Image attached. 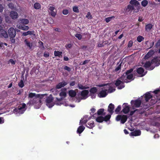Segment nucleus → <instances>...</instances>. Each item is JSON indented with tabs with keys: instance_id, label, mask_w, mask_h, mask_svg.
I'll use <instances>...</instances> for the list:
<instances>
[{
	"instance_id": "423d86ee",
	"label": "nucleus",
	"mask_w": 160,
	"mask_h": 160,
	"mask_svg": "<svg viewBox=\"0 0 160 160\" xmlns=\"http://www.w3.org/2000/svg\"><path fill=\"white\" fill-rule=\"evenodd\" d=\"M59 95L61 97V98L58 99L56 98L57 101H56V104L58 105H60L61 104H64L62 102V100L66 96V89H65L62 90L61 92L60 93Z\"/></svg>"
},
{
	"instance_id": "a878e982",
	"label": "nucleus",
	"mask_w": 160,
	"mask_h": 160,
	"mask_svg": "<svg viewBox=\"0 0 160 160\" xmlns=\"http://www.w3.org/2000/svg\"><path fill=\"white\" fill-rule=\"evenodd\" d=\"M85 127L82 125H81L78 128L77 132L79 134L81 133L84 130Z\"/></svg>"
},
{
	"instance_id": "bf43d9fd",
	"label": "nucleus",
	"mask_w": 160,
	"mask_h": 160,
	"mask_svg": "<svg viewBox=\"0 0 160 160\" xmlns=\"http://www.w3.org/2000/svg\"><path fill=\"white\" fill-rule=\"evenodd\" d=\"M4 8V7L2 4H0V12H2Z\"/></svg>"
},
{
	"instance_id": "3c124183",
	"label": "nucleus",
	"mask_w": 160,
	"mask_h": 160,
	"mask_svg": "<svg viewBox=\"0 0 160 160\" xmlns=\"http://www.w3.org/2000/svg\"><path fill=\"white\" fill-rule=\"evenodd\" d=\"M62 13L64 15H67L68 13V11L67 9L63 10L62 11Z\"/></svg>"
},
{
	"instance_id": "6e6d98bb",
	"label": "nucleus",
	"mask_w": 160,
	"mask_h": 160,
	"mask_svg": "<svg viewBox=\"0 0 160 160\" xmlns=\"http://www.w3.org/2000/svg\"><path fill=\"white\" fill-rule=\"evenodd\" d=\"M64 69L69 72H70L71 70V68L67 66H65L64 67Z\"/></svg>"
},
{
	"instance_id": "6ab92c4d",
	"label": "nucleus",
	"mask_w": 160,
	"mask_h": 160,
	"mask_svg": "<svg viewBox=\"0 0 160 160\" xmlns=\"http://www.w3.org/2000/svg\"><path fill=\"white\" fill-rule=\"evenodd\" d=\"M17 27L19 29L24 31L27 30L29 29V27L28 26L22 25L21 24L17 25Z\"/></svg>"
},
{
	"instance_id": "b1692460",
	"label": "nucleus",
	"mask_w": 160,
	"mask_h": 160,
	"mask_svg": "<svg viewBox=\"0 0 160 160\" xmlns=\"http://www.w3.org/2000/svg\"><path fill=\"white\" fill-rule=\"evenodd\" d=\"M67 84V83L63 81L58 83L56 86L57 89H60L62 87H64Z\"/></svg>"
},
{
	"instance_id": "5fc2aeb1",
	"label": "nucleus",
	"mask_w": 160,
	"mask_h": 160,
	"mask_svg": "<svg viewBox=\"0 0 160 160\" xmlns=\"http://www.w3.org/2000/svg\"><path fill=\"white\" fill-rule=\"evenodd\" d=\"M5 20L7 22H10V18L8 16H6Z\"/></svg>"
},
{
	"instance_id": "a211bd4d",
	"label": "nucleus",
	"mask_w": 160,
	"mask_h": 160,
	"mask_svg": "<svg viewBox=\"0 0 160 160\" xmlns=\"http://www.w3.org/2000/svg\"><path fill=\"white\" fill-rule=\"evenodd\" d=\"M88 93L89 92L88 90H84L82 91L81 92L82 99H84L87 98Z\"/></svg>"
},
{
	"instance_id": "603ef678",
	"label": "nucleus",
	"mask_w": 160,
	"mask_h": 160,
	"mask_svg": "<svg viewBox=\"0 0 160 160\" xmlns=\"http://www.w3.org/2000/svg\"><path fill=\"white\" fill-rule=\"evenodd\" d=\"M49 56V53L47 52H45L44 54V56L46 58L48 57Z\"/></svg>"
},
{
	"instance_id": "864d4df0",
	"label": "nucleus",
	"mask_w": 160,
	"mask_h": 160,
	"mask_svg": "<svg viewBox=\"0 0 160 160\" xmlns=\"http://www.w3.org/2000/svg\"><path fill=\"white\" fill-rule=\"evenodd\" d=\"M133 42L132 41H130L128 44V47L129 48L131 47L132 45Z\"/></svg>"
},
{
	"instance_id": "338daca9",
	"label": "nucleus",
	"mask_w": 160,
	"mask_h": 160,
	"mask_svg": "<svg viewBox=\"0 0 160 160\" xmlns=\"http://www.w3.org/2000/svg\"><path fill=\"white\" fill-rule=\"evenodd\" d=\"M64 60L65 61H67L68 60V57L65 56L64 57Z\"/></svg>"
},
{
	"instance_id": "9d476101",
	"label": "nucleus",
	"mask_w": 160,
	"mask_h": 160,
	"mask_svg": "<svg viewBox=\"0 0 160 160\" xmlns=\"http://www.w3.org/2000/svg\"><path fill=\"white\" fill-rule=\"evenodd\" d=\"M52 100L53 98L51 95H50L46 99V105L49 108H52L54 105V103L53 102Z\"/></svg>"
},
{
	"instance_id": "72a5a7b5",
	"label": "nucleus",
	"mask_w": 160,
	"mask_h": 160,
	"mask_svg": "<svg viewBox=\"0 0 160 160\" xmlns=\"http://www.w3.org/2000/svg\"><path fill=\"white\" fill-rule=\"evenodd\" d=\"M62 52L59 51H55L54 52V55L55 56H58L60 57L61 55Z\"/></svg>"
},
{
	"instance_id": "ea45409f",
	"label": "nucleus",
	"mask_w": 160,
	"mask_h": 160,
	"mask_svg": "<svg viewBox=\"0 0 160 160\" xmlns=\"http://www.w3.org/2000/svg\"><path fill=\"white\" fill-rule=\"evenodd\" d=\"M144 38L141 36H139L137 38V40L139 42H141L143 40Z\"/></svg>"
},
{
	"instance_id": "4468645a",
	"label": "nucleus",
	"mask_w": 160,
	"mask_h": 160,
	"mask_svg": "<svg viewBox=\"0 0 160 160\" xmlns=\"http://www.w3.org/2000/svg\"><path fill=\"white\" fill-rule=\"evenodd\" d=\"M122 106L123 109L122 111L123 113L125 114L128 113L130 110V107L128 104L124 103Z\"/></svg>"
},
{
	"instance_id": "c9c22d12",
	"label": "nucleus",
	"mask_w": 160,
	"mask_h": 160,
	"mask_svg": "<svg viewBox=\"0 0 160 160\" xmlns=\"http://www.w3.org/2000/svg\"><path fill=\"white\" fill-rule=\"evenodd\" d=\"M148 2L147 0H143L141 2V4L142 6L145 7L148 4Z\"/></svg>"
},
{
	"instance_id": "c756f323",
	"label": "nucleus",
	"mask_w": 160,
	"mask_h": 160,
	"mask_svg": "<svg viewBox=\"0 0 160 160\" xmlns=\"http://www.w3.org/2000/svg\"><path fill=\"white\" fill-rule=\"evenodd\" d=\"M145 100L147 102L152 97V96L151 94L150 93L148 92L146 93L145 95Z\"/></svg>"
},
{
	"instance_id": "052dcab7",
	"label": "nucleus",
	"mask_w": 160,
	"mask_h": 160,
	"mask_svg": "<svg viewBox=\"0 0 160 160\" xmlns=\"http://www.w3.org/2000/svg\"><path fill=\"white\" fill-rule=\"evenodd\" d=\"M156 45L157 47H158L160 46V39L157 42Z\"/></svg>"
},
{
	"instance_id": "9b49d317",
	"label": "nucleus",
	"mask_w": 160,
	"mask_h": 160,
	"mask_svg": "<svg viewBox=\"0 0 160 160\" xmlns=\"http://www.w3.org/2000/svg\"><path fill=\"white\" fill-rule=\"evenodd\" d=\"M111 118V115H108L105 117L104 118L101 117L100 116L98 117L96 119V121L97 122H102L103 121H107L110 118Z\"/></svg>"
},
{
	"instance_id": "5701e85b",
	"label": "nucleus",
	"mask_w": 160,
	"mask_h": 160,
	"mask_svg": "<svg viewBox=\"0 0 160 160\" xmlns=\"http://www.w3.org/2000/svg\"><path fill=\"white\" fill-rule=\"evenodd\" d=\"M154 52L153 50H150L148 53L145 56L144 58L145 59H148L151 57L154 53Z\"/></svg>"
},
{
	"instance_id": "ddd939ff",
	"label": "nucleus",
	"mask_w": 160,
	"mask_h": 160,
	"mask_svg": "<svg viewBox=\"0 0 160 160\" xmlns=\"http://www.w3.org/2000/svg\"><path fill=\"white\" fill-rule=\"evenodd\" d=\"M9 36L11 38H14L16 35V30L13 28H10L8 31Z\"/></svg>"
},
{
	"instance_id": "4d7b16f0",
	"label": "nucleus",
	"mask_w": 160,
	"mask_h": 160,
	"mask_svg": "<svg viewBox=\"0 0 160 160\" xmlns=\"http://www.w3.org/2000/svg\"><path fill=\"white\" fill-rule=\"evenodd\" d=\"M121 68V64L119 65L115 68V71H118Z\"/></svg>"
},
{
	"instance_id": "c85d7f7f",
	"label": "nucleus",
	"mask_w": 160,
	"mask_h": 160,
	"mask_svg": "<svg viewBox=\"0 0 160 160\" xmlns=\"http://www.w3.org/2000/svg\"><path fill=\"white\" fill-rule=\"evenodd\" d=\"M34 33V31H28L27 32H23L22 34L23 36H26L28 35H33Z\"/></svg>"
},
{
	"instance_id": "7ed1b4c3",
	"label": "nucleus",
	"mask_w": 160,
	"mask_h": 160,
	"mask_svg": "<svg viewBox=\"0 0 160 160\" xmlns=\"http://www.w3.org/2000/svg\"><path fill=\"white\" fill-rule=\"evenodd\" d=\"M158 58H153L151 62H147L144 64L145 68L149 70H152L155 66H158L160 64L158 63Z\"/></svg>"
},
{
	"instance_id": "cd10ccee",
	"label": "nucleus",
	"mask_w": 160,
	"mask_h": 160,
	"mask_svg": "<svg viewBox=\"0 0 160 160\" xmlns=\"http://www.w3.org/2000/svg\"><path fill=\"white\" fill-rule=\"evenodd\" d=\"M24 43L25 45L28 47L30 49L31 48L32 46V44L31 42L28 41L27 39H26L24 40Z\"/></svg>"
},
{
	"instance_id": "7c9ffc66",
	"label": "nucleus",
	"mask_w": 160,
	"mask_h": 160,
	"mask_svg": "<svg viewBox=\"0 0 160 160\" xmlns=\"http://www.w3.org/2000/svg\"><path fill=\"white\" fill-rule=\"evenodd\" d=\"M21 23L24 24H27L28 23L29 20L27 19H22L20 20Z\"/></svg>"
},
{
	"instance_id": "2eb2a0df",
	"label": "nucleus",
	"mask_w": 160,
	"mask_h": 160,
	"mask_svg": "<svg viewBox=\"0 0 160 160\" xmlns=\"http://www.w3.org/2000/svg\"><path fill=\"white\" fill-rule=\"evenodd\" d=\"M48 8L49 10V12L50 13L51 15L53 16L54 17L56 15V12L54 11L55 10L54 7L52 5H50L48 6Z\"/></svg>"
},
{
	"instance_id": "4be33fe9",
	"label": "nucleus",
	"mask_w": 160,
	"mask_h": 160,
	"mask_svg": "<svg viewBox=\"0 0 160 160\" xmlns=\"http://www.w3.org/2000/svg\"><path fill=\"white\" fill-rule=\"evenodd\" d=\"M87 117L86 116H84L83 118L80 120L79 125H82L84 124H85L87 122L88 120L87 119Z\"/></svg>"
},
{
	"instance_id": "774afa93",
	"label": "nucleus",
	"mask_w": 160,
	"mask_h": 160,
	"mask_svg": "<svg viewBox=\"0 0 160 160\" xmlns=\"http://www.w3.org/2000/svg\"><path fill=\"white\" fill-rule=\"evenodd\" d=\"M75 84V82H72L70 83V85L71 86H73Z\"/></svg>"
},
{
	"instance_id": "680f3d73",
	"label": "nucleus",
	"mask_w": 160,
	"mask_h": 160,
	"mask_svg": "<svg viewBox=\"0 0 160 160\" xmlns=\"http://www.w3.org/2000/svg\"><path fill=\"white\" fill-rule=\"evenodd\" d=\"M89 62V61L88 60H85L83 62V63L82 64H81V65H84V64H86V63H88V62Z\"/></svg>"
},
{
	"instance_id": "0eeeda50",
	"label": "nucleus",
	"mask_w": 160,
	"mask_h": 160,
	"mask_svg": "<svg viewBox=\"0 0 160 160\" xmlns=\"http://www.w3.org/2000/svg\"><path fill=\"white\" fill-rule=\"evenodd\" d=\"M130 3L133 5L134 8V12H138L140 8V4L138 1L136 0H131Z\"/></svg>"
},
{
	"instance_id": "79ce46f5",
	"label": "nucleus",
	"mask_w": 160,
	"mask_h": 160,
	"mask_svg": "<svg viewBox=\"0 0 160 160\" xmlns=\"http://www.w3.org/2000/svg\"><path fill=\"white\" fill-rule=\"evenodd\" d=\"M129 10H133L134 11V6L133 5H129L128 6V7L127 8Z\"/></svg>"
},
{
	"instance_id": "a18cd8bd",
	"label": "nucleus",
	"mask_w": 160,
	"mask_h": 160,
	"mask_svg": "<svg viewBox=\"0 0 160 160\" xmlns=\"http://www.w3.org/2000/svg\"><path fill=\"white\" fill-rule=\"evenodd\" d=\"M8 6L9 8H10L12 9H14V5L12 3H9Z\"/></svg>"
},
{
	"instance_id": "6e6552de",
	"label": "nucleus",
	"mask_w": 160,
	"mask_h": 160,
	"mask_svg": "<svg viewBox=\"0 0 160 160\" xmlns=\"http://www.w3.org/2000/svg\"><path fill=\"white\" fill-rule=\"evenodd\" d=\"M127 117L126 115H118L116 118V120L118 121L121 120V123L123 124L127 120Z\"/></svg>"
},
{
	"instance_id": "de8ad7c7",
	"label": "nucleus",
	"mask_w": 160,
	"mask_h": 160,
	"mask_svg": "<svg viewBox=\"0 0 160 160\" xmlns=\"http://www.w3.org/2000/svg\"><path fill=\"white\" fill-rule=\"evenodd\" d=\"M75 36L79 40H80L82 38V35L80 34L77 33L75 35Z\"/></svg>"
},
{
	"instance_id": "dca6fc26",
	"label": "nucleus",
	"mask_w": 160,
	"mask_h": 160,
	"mask_svg": "<svg viewBox=\"0 0 160 160\" xmlns=\"http://www.w3.org/2000/svg\"><path fill=\"white\" fill-rule=\"evenodd\" d=\"M10 15L12 19H15L18 17V13L14 11H12L10 12Z\"/></svg>"
},
{
	"instance_id": "69168bd1",
	"label": "nucleus",
	"mask_w": 160,
	"mask_h": 160,
	"mask_svg": "<svg viewBox=\"0 0 160 160\" xmlns=\"http://www.w3.org/2000/svg\"><path fill=\"white\" fill-rule=\"evenodd\" d=\"M72 46V45L71 44H68V45H66V48H71Z\"/></svg>"
},
{
	"instance_id": "e433bc0d",
	"label": "nucleus",
	"mask_w": 160,
	"mask_h": 160,
	"mask_svg": "<svg viewBox=\"0 0 160 160\" xmlns=\"http://www.w3.org/2000/svg\"><path fill=\"white\" fill-rule=\"evenodd\" d=\"M34 7L36 9H39L41 8V5L38 3H36L34 5Z\"/></svg>"
},
{
	"instance_id": "39448f33",
	"label": "nucleus",
	"mask_w": 160,
	"mask_h": 160,
	"mask_svg": "<svg viewBox=\"0 0 160 160\" xmlns=\"http://www.w3.org/2000/svg\"><path fill=\"white\" fill-rule=\"evenodd\" d=\"M26 105L24 103L20 104L18 108L13 110V112L17 116L23 114L26 109Z\"/></svg>"
},
{
	"instance_id": "20e7f679",
	"label": "nucleus",
	"mask_w": 160,
	"mask_h": 160,
	"mask_svg": "<svg viewBox=\"0 0 160 160\" xmlns=\"http://www.w3.org/2000/svg\"><path fill=\"white\" fill-rule=\"evenodd\" d=\"M132 71V69L128 70L125 73L123 74V75L120 78V79L124 82L128 83L130 82L131 80L133 79V75L131 73Z\"/></svg>"
},
{
	"instance_id": "f8f14e48",
	"label": "nucleus",
	"mask_w": 160,
	"mask_h": 160,
	"mask_svg": "<svg viewBox=\"0 0 160 160\" xmlns=\"http://www.w3.org/2000/svg\"><path fill=\"white\" fill-rule=\"evenodd\" d=\"M131 105L133 109L135 108L139 107L141 103V101L139 99L132 100L131 101Z\"/></svg>"
},
{
	"instance_id": "f3484780",
	"label": "nucleus",
	"mask_w": 160,
	"mask_h": 160,
	"mask_svg": "<svg viewBox=\"0 0 160 160\" xmlns=\"http://www.w3.org/2000/svg\"><path fill=\"white\" fill-rule=\"evenodd\" d=\"M137 72L139 75L140 77H142L146 74V72H144L143 68L142 67L138 68L137 69Z\"/></svg>"
},
{
	"instance_id": "e2e57ef3",
	"label": "nucleus",
	"mask_w": 160,
	"mask_h": 160,
	"mask_svg": "<svg viewBox=\"0 0 160 160\" xmlns=\"http://www.w3.org/2000/svg\"><path fill=\"white\" fill-rule=\"evenodd\" d=\"M160 91V90L159 89H158V90H156L153 91V92L155 94H157L159 91Z\"/></svg>"
},
{
	"instance_id": "bb28decb",
	"label": "nucleus",
	"mask_w": 160,
	"mask_h": 160,
	"mask_svg": "<svg viewBox=\"0 0 160 160\" xmlns=\"http://www.w3.org/2000/svg\"><path fill=\"white\" fill-rule=\"evenodd\" d=\"M1 27L2 28V29L0 30V31L1 32H2L1 33V35L3 37L5 38H7L8 37V35L7 33V32L3 30H2V27L1 26Z\"/></svg>"
},
{
	"instance_id": "f704fd0d",
	"label": "nucleus",
	"mask_w": 160,
	"mask_h": 160,
	"mask_svg": "<svg viewBox=\"0 0 160 160\" xmlns=\"http://www.w3.org/2000/svg\"><path fill=\"white\" fill-rule=\"evenodd\" d=\"M97 91V89L96 87L90 89V92L91 93L94 94Z\"/></svg>"
},
{
	"instance_id": "49530a36",
	"label": "nucleus",
	"mask_w": 160,
	"mask_h": 160,
	"mask_svg": "<svg viewBox=\"0 0 160 160\" xmlns=\"http://www.w3.org/2000/svg\"><path fill=\"white\" fill-rule=\"evenodd\" d=\"M86 17L88 18V19H91L92 18L91 13L90 12H88L86 16Z\"/></svg>"
},
{
	"instance_id": "c03bdc74",
	"label": "nucleus",
	"mask_w": 160,
	"mask_h": 160,
	"mask_svg": "<svg viewBox=\"0 0 160 160\" xmlns=\"http://www.w3.org/2000/svg\"><path fill=\"white\" fill-rule=\"evenodd\" d=\"M78 88L80 89H83L86 88L85 86H82V84H79L78 85Z\"/></svg>"
},
{
	"instance_id": "473e14b6",
	"label": "nucleus",
	"mask_w": 160,
	"mask_h": 160,
	"mask_svg": "<svg viewBox=\"0 0 160 160\" xmlns=\"http://www.w3.org/2000/svg\"><path fill=\"white\" fill-rule=\"evenodd\" d=\"M69 95L72 97H74L76 95L75 91L73 90H71L69 92Z\"/></svg>"
},
{
	"instance_id": "4c0bfd02",
	"label": "nucleus",
	"mask_w": 160,
	"mask_h": 160,
	"mask_svg": "<svg viewBox=\"0 0 160 160\" xmlns=\"http://www.w3.org/2000/svg\"><path fill=\"white\" fill-rule=\"evenodd\" d=\"M8 64H11L12 65H14L15 64L16 61L12 59H10L8 61Z\"/></svg>"
},
{
	"instance_id": "09e8293b",
	"label": "nucleus",
	"mask_w": 160,
	"mask_h": 160,
	"mask_svg": "<svg viewBox=\"0 0 160 160\" xmlns=\"http://www.w3.org/2000/svg\"><path fill=\"white\" fill-rule=\"evenodd\" d=\"M104 111V109H100L99 110H98V115H101L102 114L103 112Z\"/></svg>"
},
{
	"instance_id": "393cba45",
	"label": "nucleus",
	"mask_w": 160,
	"mask_h": 160,
	"mask_svg": "<svg viewBox=\"0 0 160 160\" xmlns=\"http://www.w3.org/2000/svg\"><path fill=\"white\" fill-rule=\"evenodd\" d=\"M95 126L93 121H91L88 122L86 127L90 129H92Z\"/></svg>"
},
{
	"instance_id": "a19ab883",
	"label": "nucleus",
	"mask_w": 160,
	"mask_h": 160,
	"mask_svg": "<svg viewBox=\"0 0 160 160\" xmlns=\"http://www.w3.org/2000/svg\"><path fill=\"white\" fill-rule=\"evenodd\" d=\"M121 106H118L117 108L115 110V112L116 114L118 113L121 110Z\"/></svg>"
},
{
	"instance_id": "8fccbe9b",
	"label": "nucleus",
	"mask_w": 160,
	"mask_h": 160,
	"mask_svg": "<svg viewBox=\"0 0 160 160\" xmlns=\"http://www.w3.org/2000/svg\"><path fill=\"white\" fill-rule=\"evenodd\" d=\"M73 10L74 12H79V10L78 7L77 6H75L73 8Z\"/></svg>"
},
{
	"instance_id": "412c9836",
	"label": "nucleus",
	"mask_w": 160,
	"mask_h": 160,
	"mask_svg": "<svg viewBox=\"0 0 160 160\" xmlns=\"http://www.w3.org/2000/svg\"><path fill=\"white\" fill-rule=\"evenodd\" d=\"M114 108V106L113 104L112 103H110L108 107V112L111 113V114H112L113 112V109Z\"/></svg>"
},
{
	"instance_id": "f03ea898",
	"label": "nucleus",
	"mask_w": 160,
	"mask_h": 160,
	"mask_svg": "<svg viewBox=\"0 0 160 160\" xmlns=\"http://www.w3.org/2000/svg\"><path fill=\"white\" fill-rule=\"evenodd\" d=\"M113 84L111 83L106 84H101L99 85L100 87H103L102 90L98 94V96L100 98L105 97L108 92L111 93L115 91V89L113 88Z\"/></svg>"
},
{
	"instance_id": "aec40b11",
	"label": "nucleus",
	"mask_w": 160,
	"mask_h": 160,
	"mask_svg": "<svg viewBox=\"0 0 160 160\" xmlns=\"http://www.w3.org/2000/svg\"><path fill=\"white\" fill-rule=\"evenodd\" d=\"M141 134V131L139 130L135 131L134 132H131L130 135L131 136H138Z\"/></svg>"
},
{
	"instance_id": "13d9d810",
	"label": "nucleus",
	"mask_w": 160,
	"mask_h": 160,
	"mask_svg": "<svg viewBox=\"0 0 160 160\" xmlns=\"http://www.w3.org/2000/svg\"><path fill=\"white\" fill-rule=\"evenodd\" d=\"M4 122V120L3 118L0 117V124H2Z\"/></svg>"
},
{
	"instance_id": "f257e3e1",
	"label": "nucleus",
	"mask_w": 160,
	"mask_h": 160,
	"mask_svg": "<svg viewBox=\"0 0 160 160\" xmlns=\"http://www.w3.org/2000/svg\"><path fill=\"white\" fill-rule=\"evenodd\" d=\"M46 95V94H36L34 93L30 92L28 96L30 100L28 104L33 105L36 109L39 108L42 104V98Z\"/></svg>"
},
{
	"instance_id": "37998d69",
	"label": "nucleus",
	"mask_w": 160,
	"mask_h": 160,
	"mask_svg": "<svg viewBox=\"0 0 160 160\" xmlns=\"http://www.w3.org/2000/svg\"><path fill=\"white\" fill-rule=\"evenodd\" d=\"M18 86L21 88H22L24 86L23 82L22 80H21L18 83Z\"/></svg>"
},
{
	"instance_id": "1a4fd4ad",
	"label": "nucleus",
	"mask_w": 160,
	"mask_h": 160,
	"mask_svg": "<svg viewBox=\"0 0 160 160\" xmlns=\"http://www.w3.org/2000/svg\"><path fill=\"white\" fill-rule=\"evenodd\" d=\"M123 82H124L120 78L116 81L115 85L116 86L118 87V89H121L124 87Z\"/></svg>"
},
{
	"instance_id": "2f4dec72",
	"label": "nucleus",
	"mask_w": 160,
	"mask_h": 160,
	"mask_svg": "<svg viewBox=\"0 0 160 160\" xmlns=\"http://www.w3.org/2000/svg\"><path fill=\"white\" fill-rule=\"evenodd\" d=\"M152 25L151 24H148L146 26L145 29L147 31H149L152 28Z\"/></svg>"
},
{
	"instance_id": "58836bf2",
	"label": "nucleus",
	"mask_w": 160,
	"mask_h": 160,
	"mask_svg": "<svg viewBox=\"0 0 160 160\" xmlns=\"http://www.w3.org/2000/svg\"><path fill=\"white\" fill-rule=\"evenodd\" d=\"M114 17L113 16L110 17H109L106 18L105 19V21L107 22H110V21H111L112 19H114Z\"/></svg>"
},
{
	"instance_id": "0e129e2a",
	"label": "nucleus",
	"mask_w": 160,
	"mask_h": 160,
	"mask_svg": "<svg viewBox=\"0 0 160 160\" xmlns=\"http://www.w3.org/2000/svg\"><path fill=\"white\" fill-rule=\"evenodd\" d=\"M98 46L99 47H101L103 46V43H99L98 45Z\"/></svg>"
}]
</instances>
